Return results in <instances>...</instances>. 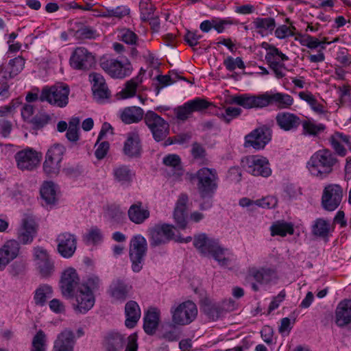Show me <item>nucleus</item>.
Wrapping results in <instances>:
<instances>
[{
	"label": "nucleus",
	"mask_w": 351,
	"mask_h": 351,
	"mask_svg": "<svg viewBox=\"0 0 351 351\" xmlns=\"http://www.w3.org/2000/svg\"><path fill=\"white\" fill-rule=\"evenodd\" d=\"M101 285L99 278L94 274L84 280L71 297L73 298L72 308L77 314H86L95 305L94 292L99 290Z\"/></svg>",
	"instance_id": "nucleus-1"
},
{
	"label": "nucleus",
	"mask_w": 351,
	"mask_h": 351,
	"mask_svg": "<svg viewBox=\"0 0 351 351\" xmlns=\"http://www.w3.org/2000/svg\"><path fill=\"white\" fill-rule=\"evenodd\" d=\"M228 104H237L245 109L263 108L269 105H276L278 108H282L285 104V95L273 91H267L258 95L242 94L231 97Z\"/></svg>",
	"instance_id": "nucleus-2"
},
{
	"label": "nucleus",
	"mask_w": 351,
	"mask_h": 351,
	"mask_svg": "<svg viewBox=\"0 0 351 351\" xmlns=\"http://www.w3.org/2000/svg\"><path fill=\"white\" fill-rule=\"evenodd\" d=\"M339 160L328 149L316 152L306 163V167L311 175L319 179L327 178L333 171Z\"/></svg>",
	"instance_id": "nucleus-3"
},
{
	"label": "nucleus",
	"mask_w": 351,
	"mask_h": 351,
	"mask_svg": "<svg viewBox=\"0 0 351 351\" xmlns=\"http://www.w3.org/2000/svg\"><path fill=\"white\" fill-rule=\"evenodd\" d=\"M172 326L173 327L189 325L197 317L198 310L191 300H186L175 304L170 309Z\"/></svg>",
	"instance_id": "nucleus-4"
},
{
	"label": "nucleus",
	"mask_w": 351,
	"mask_h": 351,
	"mask_svg": "<svg viewBox=\"0 0 351 351\" xmlns=\"http://www.w3.org/2000/svg\"><path fill=\"white\" fill-rule=\"evenodd\" d=\"M176 228L167 223L156 224L149 229V237L152 245L157 246L165 244L170 240L173 239L180 243H189L191 241V237L186 238L180 236H175Z\"/></svg>",
	"instance_id": "nucleus-5"
},
{
	"label": "nucleus",
	"mask_w": 351,
	"mask_h": 351,
	"mask_svg": "<svg viewBox=\"0 0 351 351\" xmlns=\"http://www.w3.org/2000/svg\"><path fill=\"white\" fill-rule=\"evenodd\" d=\"M69 88L63 84H56L43 88L39 96L41 101H47L52 106L64 108L69 103Z\"/></svg>",
	"instance_id": "nucleus-6"
},
{
	"label": "nucleus",
	"mask_w": 351,
	"mask_h": 351,
	"mask_svg": "<svg viewBox=\"0 0 351 351\" xmlns=\"http://www.w3.org/2000/svg\"><path fill=\"white\" fill-rule=\"evenodd\" d=\"M193 178L197 180L198 192L202 198L210 197L217 187V174L215 169L203 167Z\"/></svg>",
	"instance_id": "nucleus-7"
},
{
	"label": "nucleus",
	"mask_w": 351,
	"mask_h": 351,
	"mask_svg": "<svg viewBox=\"0 0 351 351\" xmlns=\"http://www.w3.org/2000/svg\"><path fill=\"white\" fill-rule=\"evenodd\" d=\"M100 66L106 73L114 79L128 77L133 71L131 62L128 59L119 60L114 58H104L101 60Z\"/></svg>",
	"instance_id": "nucleus-8"
},
{
	"label": "nucleus",
	"mask_w": 351,
	"mask_h": 351,
	"mask_svg": "<svg viewBox=\"0 0 351 351\" xmlns=\"http://www.w3.org/2000/svg\"><path fill=\"white\" fill-rule=\"evenodd\" d=\"M242 167L254 176L268 177L271 174L268 160L262 156H247L241 159Z\"/></svg>",
	"instance_id": "nucleus-9"
},
{
	"label": "nucleus",
	"mask_w": 351,
	"mask_h": 351,
	"mask_svg": "<svg viewBox=\"0 0 351 351\" xmlns=\"http://www.w3.org/2000/svg\"><path fill=\"white\" fill-rule=\"evenodd\" d=\"M146 252V239L140 234L133 237L130 241L129 254L134 272H139L142 269Z\"/></svg>",
	"instance_id": "nucleus-10"
},
{
	"label": "nucleus",
	"mask_w": 351,
	"mask_h": 351,
	"mask_svg": "<svg viewBox=\"0 0 351 351\" xmlns=\"http://www.w3.org/2000/svg\"><path fill=\"white\" fill-rule=\"evenodd\" d=\"M343 197V190L338 184H328L322 191L321 205L325 210H335L341 204Z\"/></svg>",
	"instance_id": "nucleus-11"
},
{
	"label": "nucleus",
	"mask_w": 351,
	"mask_h": 351,
	"mask_svg": "<svg viewBox=\"0 0 351 351\" xmlns=\"http://www.w3.org/2000/svg\"><path fill=\"white\" fill-rule=\"evenodd\" d=\"M32 260L36 271L43 278L50 276L54 271V262L46 249L35 246L32 249Z\"/></svg>",
	"instance_id": "nucleus-12"
},
{
	"label": "nucleus",
	"mask_w": 351,
	"mask_h": 351,
	"mask_svg": "<svg viewBox=\"0 0 351 351\" xmlns=\"http://www.w3.org/2000/svg\"><path fill=\"white\" fill-rule=\"evenodd\" d=\"M210 104L205 99L196 97L186 101L182 106L175 108L173 112L178 120L184 121L191 118L193 112H199L206 110Z\"/></svg>",
	"instance_id": "nucleus-13"
},
{
	"label": "nucleus",
	"mask_w": 351,
	"mask_h": 351,
	"mask_svg": "<svg viewBox=\"0 0 351 351\" xmlns=\"http://www.w3.org/2000/svg\"><path fill=\"white\" fill-rule=\"evenodd\" d=\"M37 225L32 215H25L16 230V241L21 245L31 244L36 235Z\"/></svg>",
	"instance_id": "nucleus-14"
},
{
	"label": "nucleus",
	"mask_w": 351,
	"mask_h": 351,
	"mask_svg": "<svg viewBox=\"0 0 351 351\" xmlns=\"http://www.w3.org/2000/svg\"><path fill=\"white\" fill-rule=\"evenodd\" d=\"M80 276L73 267L66 268L62 273L60 280V288L63 296L71 298L74 291L80 287Z\"/></svg>",
	"instance_id": "nucleus-15"
},
{
	"label": "nucleus",
	"mask_w": 351,
	"mask_h": 351,
	"mask_svg": "<svg viewBox=\"0 0 351 351\" xmlns=\"http://www.w3.org/2000/svg\"><path fill=\"white\" fill-rule=\"evenodd\" d=\"M57 250L60 256L64 258H69L73 256L77 249V237L75 234L68 232L59 234L56 239Z\"/></svg>",
	"instance_id": "nucleus-16"
},
{
	"label": "nucleus",
	"mask_w": 351,
	"mask_h": 351,
	"mask_svg": "<svg viewBox=\"0 0 351 351\" xmlns=\"http://www.w3.org/2000/svg\"><path fill=\"white\" fill-rule=\"evenodd\" d=\"M21 245L16 239L6 241L0 247V271H3L21 253Z\"/></svg>",
	"instance_id": "nucleus-17"
},
{
	"label": "nucleus",
	"mask_w": 351,
	"mask_h": 351,
	"mask_svg": "<svg viewBox=\"0 0 351 351\" xmlns=\"http://www.w3.org/2000/svg\"><path fill=\"white\" fill-rule=\"evenodd\" d=\"M41 156L32 149L18 152L15 155L17 167L21 170H33L40 163Z\"/></svg>",
	"instance_id": "nucleus-18"
},
{
	"label": "nucleus",
	"mask_w": 351,
	"mask_h": 351,
	"mask_svg": "<svg viewBox=\"0 0 351 351\" xmlns=\"http://www.w3.org/2000/svg\"><path fill=\"white\" fill-rule=\"evenodd\" d=\"M89 80L92 85L93 97L97 102L103 103L109 99L110 92L101 74L91 73L89 75Z\"/></svg>",
	"instance_id": "nucleus-19"
},
{
	"label": "nucleus",
	"mask_w": 351,
	"mask_h": 351,
	"mask_svg": "<svg viewBox=\"0 0 351 351\" xmlns=\"http://www.w3.org/2000/svg\"><path fill=\"white\" fill-rule=\"evenodd\" d=\"M95 59L91 53L85 47H77L70 58V64L78 70H88L94 64Z\"/></svg>",
	"instance_id": "nucleus-20"
},
{
	"label": "nucleus",
	"mask_w": 351,
	"mask_h": 351,
	"mask_svg": "<svg viewBox=\"0 0 351 351\" xmlns=\"http://www.w3.org/2000/svg\"><path fill=\"white\" fill-rule=\"evenodd\" d=\"M75 343L74 332L69 328H65L57 335L52 351H74Z\"/></svg>",
	"instance_id": "nucleus-21"
},
{
	"label": "nucleus",
	"mask_w": 351,
	"mask_h": 351,
	"mask_svg": "<svg viewBox=\"0 0 351 351\" xmlns=\"http://www.w3.org/2000/svg\"><path fill=\"white\" fill-rule=\"evenodd\" d=\"M265 60L277 78L284 77L285 66L284 64L285 55L282 53L276 48H271L265 56Z\"/></svg>",
	"instance_id": "nucleus-22"
},
{
	"label": "nucleus",
	"mask_w": 351,
	"mask_h": 351,
	"mask_svg": "<svg viewBox=\"0 0 351 351\" xmlns=\"http://www.w3.org/2000/svg\"><path fill=\"white\" fill-rule=\"evenodd\" d=\"M188 197L185 194H181L176 204L173 212V219L177 226L182 230L186 228V210Z\"/></svg>",
	"instance_id": "nucleus-23"
},
{
	"label": "nucleus",
	"mask_w": 351,
	"mask_h": 351,
	"mask_svg": "<svg viewBox=\"0 0 351 351\" xmlns=\"http://www.w3.org/2000/svg\"><path fill=\"white\" fill-rule=\"evenodd\" d=\"M132 289V286L129 282L117 279L111 283L109 293L114 300L123 302L129 296Z\"/></svg>",
	"instance_id": "nucleus-24"
},
{
	"label": "nucleus",
	"mask_w": 351,
	"mask_h": 351,
	"mask_svg": "<svg viewBox=\"0 0 351 351\" xmlns=\"http://www.w3.org/2000/svg\"><path fill=\"white\" fill-rule=\"evenodd\" d=\"M218 243V241L209 238L204 233L195 236L193 241L194 246L204 256H209Z\"/></svg>",
	"instance_id": "nucleus-25"
},
{
	"label": "nucleus",
	"mask_w": 351,
	"mask_h": 351,
	"mask_svg": "<svg viewBox=\"0 0 351 351\" xmlns=\"http://www.w3.org/2000/svg\"><path fill=\"white\" fill-rule=\"evenodd\" d=\"M335 322L339 326H344L351 322V300L345 299L338 304Z\"/></svg>",
	"instance_id": "nucleus-26"
},
{
	"label": "nucleus",
	"mask_w": 351,
	"mask_h": 351,
	"mask_svg": "<svg viewBox=\"0 0 351 351\" xmlns=\"http://www.w3.org/2000/svg\"><path fill=\"white\" fill-rule=\"evenodd\" d=\"M125 325L128 328H134L141 316V311L138 303L134 300L128 301L125 305Z\"/></svg>",
	"instance_id": "nucleus-27"
},
{
	"label": "nucleus",
	"mask_w": 351,
	"mask_h": 351,
	"mask_svg": "<svg viewBox=\"0 0 351 351\" xmlns=\"http://www.w3.org/2000/svg\"><path fill=\"white\" fill-rule=\"evenodd\" d=\"M270 133H249L245 136V147H252L256 150L263 149L271 141Z\"/></svg>",
	"instance_id": "nucleus-28"
},
{
	"label": "nucleus",
	"mask_w": 351,
	"mask_h": 351,
	"mask_svg": "<svg viewBox=\"0 0 351 351\" xmlns=\"http://www.w3.org/2000/svg\"><path fill=\"white\" fill-rule=\"evenodd\" d=\"M167 133H153V137L157 142H162L164 147L171 145H186L191 140L189 133H179L173 137L167 138Z\"/></svg>",
	"instance_id": "nucleus-29"
},
{
	"label": "nucleus",
	"mask_w": 351,
	"mask_h": 351,
	"mask_svg": "<svg viewBox=\"0 0 351 351\" xmlns=\"http://www.w3.org/2000/svg\"><path fill=\"white\" fill-rule=\"evenodd\" d=\"M144 120L152 132H166L169 128L168 123L153 111H148Z\"/></svg>",
	"instance_id": "nucleus-30"
},
{
	"label": "nucleus",
	"mask_w": 351,
	"mask_h": 351,
	"mask_svg": "<svg viewBox=\"0 0 351 351\" xmlns=\"http://www.w3.org/2000/svg\"><path fill=\"white\" fill-rule=\"evenodd\" d=\"M143 109L138 106H129L119 110V117L125 124L138 123L143 117Z\"/></svg>",
	"instance_id": "nucleus-31"
},
{
	"label": "nucleus",
	"mask_w": 351,
	"mask_h": 351,
	"mask_svg": "<svg viewBox=\"0 0 351 351\" xmlns=\"http://www.w3.org/2000/svg\"><path fill=\"white\" fill-rule=\"evenodd\" d=\"M143 69H141L136 76L125 82L124 88L119 93L121 99L131 98L135 96L137 88L143 82Z\"/></svg>",
	"instance_id": "nucleus-32"
},
{
	"label": "nucleus",
	"mask_w": 351,
	"mask_h": 351,
	"mask_svg": "<svg viewBox=\"0 0 351 351\" xmlns=\"http://www.w3.org/2000/svg\"><path fill=\"white\" fill-rule=\"evenodd\" d=\"M128 217L130 221L136 224L143 223L149 217V210L143 206L141 202L132 204L128 211Z\"/></svg>",
	"instance_id": "nucleus-33"
},
{
	"label": "nucleus",
	"mask_w": 351,
	"mask_h": 351,
	"mask_svg": "<svg viewBox=\"0 0 351 351\" xmlns=\"http://www.w3.org/2000/svg\"><path fill=\"white\" fill-rule=\"evenodd\" d=\"M160 311L156 308H149L144 315L143 328L148 335H153L158 326Z\"/></svg>",
	"instance_id": "nucleus-34"
},
{
	"label": "nucleus",
	"mask_w": 351,
	"mask_h": 351,
	"mask_svg": "<svg viewBox=\"0 0 351 351\" xmlns=\"http://www.w3.org/2000/svg\"><path fill=\"white\" fill-rule=\"evenodd\" d=\"M58 192V186L51 181L44 182L40 189L41 197L47 205H53L56 202Z\"/></svg>",
	"instance_id": "nucleus-35"
},
{
	"label": "nucleus",
	"mask_w": 351,
	"mask_h": 351,
	"mask_svg": "<svg viewBox=\"0 0 351 351\" xmlns=\"http://www.w3.org/2000/svg\"><path fill=\"white\" fill-rule=\"evenodd\" d=\"M254 28L262 36L271 34L276 27V23L273 18H256L252 22Z\"/></svg>",
	"instance_id": "nucleus-36"
},
{
	"label": "nucleus",
	"mask_w": 351,
	"mask_h": 351,
	"mask_svg": "<svg viewBox=\"0 0 351 351\" xmlns=\"http://www.w3.org/2000/svg\"><path fill=\"white\" fill-rule=\"evenodd\" d=\"M141 149V145L138 135L130 136L124 143L123 153L129 157L135 158L140 156Z\"/></svg>",
	"instance_id": "nucleus-37"
},
{
	"label": "nucleus",
	"mask_w": 351,
	"mask_h": 351,
	"mask_svg": "<svg viewBox=\"0 0 351 351\" xmlns=\"http://www.w3.org/2000/svg\"><path fill=\"white\" fill-rule=\"evenodd\" d=\"M329 142L336 154L341 157L346 156L347 154V149L341 144V142L345 143L349 147V136L343 135L342 133H339L337 135H332L329 138Z\"/></svg>",
	"instance_id": "nucleus-38"
},
{
	"label": "nucleus",
	"mask_w": 351,
	"mask_h": 351,
	"mask_svg": "<svg viewBox=\"0 0 351 351\" xmlns=\"http://www.w3.org/2000/svg\"><path fill=\"white\" fill-rule=\"evenodd\" d=\"M203 313L211 321H216L223 317L224 314L219 302L205 301L202 306Z\"/></svg>",
	"instance_id": "nucleus-39"
},
{
	"label": "nucleus",
	"mask_w": 351,
	"mask_h": 351,
	"mask_svg": "<svg viewBox=\"0 0 351 351\" xmlns=\"http://www.w3.org/2000/svg\"><path fill=\"white\" fill-rule=\"evenodd\" d=\"M114 180L121 185H129L134 176V173L125 165H120L113 169Z\"/></svg>",
	"instance_id": "nucleus-40"
},
{
	"label": "nucleus",
	"mask_w": 351,
	"mask_h": 351,
	"mask_svg": "<svg viewBox=\"0 0 351 351\" xmlns=\"http://www.w3.org/2000/svg\"><path fill=\"white\" fill-rule=\"evenodd\" d=\"M211 256L221 266H227L233 258V254L228 250L218 244L214 248Z\"/></svg>",
	"instance_id": "nucleus-41"
},
{
	"label": "nucleus",
	"mask_w": 351,
	"mask_h": 351,
	"mask_svg": "<svg viewBox=\"0 0 351 351\" xmlns=\"http://www.w3.org/2000/svg\"><path fill=\"white\" fill-rule=\"evenodd\" d=\"M249 274L259 283L269 282L276 277L275 271L267 268H252L249 271Z\"/></svg>",
	"instance_id": "nucleus-42"
},
{
	"label": "nucleus",
	"mask_w": 351,
	"mask_h": 351,
	"mask_svg": "<svg viewBox=\"0 0 351 351\" xmlns=\"http://www.w3.org/2000/svg\"><path fill=\"white\" fill-rule=\"evenodd\" d=\"M53 295L52 287L48 285H40L34 291V300L36 305L43 306Z\"/></svg>",
	"instance_id": "nucleus-43"
},
{
	"label": "nucleus",
	"mask_w": 351,
	"mask_h": 351,
	"mask_svg": "<svg viewBox=\"0 0 351 351\" xmlns=\"http://www.w3.org/2000/svg\"><path fill=\"white\" fill-rule=\"evenodd\" d=\"M304 232V227L300 222H287V241L296 243L301 233Z\"/></svg>",
	"instance_id": "nucleus-44"
},
{
	"label": "nucleus",
	"mask_w": 351,
	"mask_h": 351,
	"mask_svg": "<svg viewBox=\"0 0 351 351\" xmlns=\"http://www.w3.org/2000/svg\"><path fill=\"white\" fill-rule=\"evenodd\" d=\"M125 337L118 332L109 333L106 338V347L108 351H117L123 348Z\"/></svg>",
	"instance_id": "nucleus-45"
},
{
	"label": "nucleus",
	"mask_w": 351,
	"mask_h": 351,
	"mask_svg": "<svg viewBox=\"0 0 351 351\" xmlns=\"http://www.w3.org/2000/svg\"><path fill=\"white\" fill-rule=\"evenodd\" d=\"M162 162L165 165L173 168L174 171L173 176L176 178H179L183 174L181 159L178 155L174 154L167 155L163 158Z\"/></svg>",
	"instance_id": "nucleus-46"
},
{
	"label": "nucleus",
	"mask_w": 351,
	"mask_h": 351,
	"mask_svg": "<svg viewBox=\"0 0 351 351\" xmlns=\"http://www.w3.org/2000/svg\"><path fill=\"white\" fill-rule=\"evenodd\" d=\"M104 234L101 229L93 226L83 236V241L88 245H97L102 243Z\"/></svg>",
	"instance_id": "nucleus-47"
},
{
	"label": "nucleus",
	"mask_w": 351,
	"mask_h": 351,
	"mask_svg": "<svg viewBox=\"0 0 351 351\" xmlns=\"http://www.w3.org/2000/svg\"><path fill=\"white\" fill-rule=\"evenodd\" d=\"M330 221L322 218L317 219L312 226V233L317 237L326 238L330 231Z\"/></svg>",
	"instance_id": "nucleus-48"
},
{
	"label": "nucleus",
	"mask_w": 351,
	"mask_h": 351,
	"mask_svg": "<svg viewBox=\"0 0 351 351\" xmlns=\"http://www.w3.org/2000/svg\"><path fill=\"white\" fill-rule=\"evenodd\" d=\"M73 36L77 40L96 39L99 36L97 30L88 25H80L73 32Z\"/></svg>",
	"instance_id": "nucleus-49"
},
{
	"label": "nucleus",
	"mask_w": 351,
	"mask_h": 351,
	"mask_svg": "<svg viewBox=\"0 0 351 351\" xmlns=\"http://www.w3.org/2000/svg\"><path fill=\"white\" fill-rule=\"evenodd\" d=\"M140 18L143 22H147L151 16L155 14V7L150 0H141L139 2Z\"/></svg>",
	"instance_id": "nucleus-50"
},
{
	"label": "nucleus",
	"mask_w": 351,
	"mask_h": 351,
	"mask_svg": "<svg viewBox=\"0 0 351 351\" xmlns=\"http://www.w3.org/2000/svg\"><path fill=\"white\" fill-rule=\"evenodd\" d=\"M47 342V335L42 330H39L33 337L30 351H46Z\"/></svg>",
	"instance_id": "nucleus-51"
},
{
	"label": "nucleus",
	"mask_w": 351,
	"mask_h": 351,
	"mask_svg": "<svg viewBox=\"0 0 351 351\" xmlns=\"http://www.w3.org/2000/svg\"><path fill=\"white\" fill-rule=\"evenodd\" d=\"M51 120V116L47 113H38L31 119V123L34 130L43 129L49 123Z\"/></svg>",
	"instance_id": "nucleus-52"
},
{
	"label": "nucleus",
	"mask_w": 351,
	"mask_h": 351,
	"mask_svg": "<svg viewBox=\"0 0 351 351\" xmlns=\"http://www.w3.org/2000/svg\"><path fill=\"white\" fill-rule=\"evenodd\" d=\"M65 151L66 149L63 145L60 144H54L48 149L45 157L61 162Z\"/></svg>",
	"instance_id": "nucleus-53"
},
{
	"label": "nucleus",
	"mask_w": 351,
	"mask_h": 351,
	"mask_svg": "<svg viewBox=\"0 0 351 351\" xmlns=\"http://www.w3.org/2000/svg\"><path fill=\"white\" fill-rule=\"evenodd\" d=\"M60 164L61 162H60L45 157V160L43 163V171L49 176H56L60 172Z\"/></svg>",
	"instance_id": "nucleus-54"
},
{
	"label": "nucleus",
	"mask_w": 351,
	"mask_h": 351,
	"mask_svg": "<svg viewBox=\"0 0 351 351\" xmlns=\"http://www.w3.org/2000/svg\"><path fill=\"white\" fill-rule=\"evenodd\" d=\"M118 38L120 40L128 45H135L138 40V36L131 29L123 28L118 32Z\"/></svg>",
	"instance_id": "nucleus-55"
},
{
	"label": "nucleus",
	"mask_w": 351,
	"mask_h": 351,
	"mask_svg": "<svg viewBox=\"0 0 351 351\" xmlns=\"http://www.w3.org/2000/svg\"><path fill=\"white\" fill-rule=\"evenodd\" d=\"M106 133H99V135L97 138V143H95V147H97L95 155L97 159L104 158L109 149V143L106 141H103L99 143L104 136Z\"/></svg>",
	"instance_id": "nucleus-56"
},
{
	"label": "nucleus",
	"mask_w": 351,
	"mask_h": 351,
	"mask_svg": "<svg viewBox=\"0 0 351 351\" xmlns=\"http://www.w3.org/2000/svg\"><path fill=\"white\" fill-rule=\"evenodd\" d=\"M223 65L226 67V69L229 71H233L237 68L240 69H244L245 67L244 62L240 57L234 58L232 56H228L223 60Z\"/></svg>",
	"instance_id": "nucleus-57"
},
{
	"label": "nucleus",
	"mask_w": 351,
	"mask_h": 351,
	"mask_svg": "<svg viewBox=\"0 0 351 351\" xmlns=\"http://www.w3.org/2000/svg\"><path fill=\"white\" fill-rule=\"evenodd\" d=\"M130 14V9L125 5H119L116 8L106 9V16L121 19Z\"/></svg>",
	"instance_id": "nucleus-58"
},
{
	"label": "nucleus",
	"mask_w": 351,
	"mask_h": 351,
	"mask_svg": "<svg viewBox=\"0 0 351 351\" xmlns=\"http://www.w3.org/2000/svg\"><path fill=\"white\" fill-rule=\"evenodd\" d=\"M235 23L236 21L230 17L225 19H215V29L218 34H221Z\"/></svg>",
	"instance_id": "nucleus-59"
},
{
	"label": "nucleus",
	"mask_w": 351,
	"mask_h": 351,
	"mask_svg": "<svg viewBox=\"0 0 351 351\" xmlns=\"http://www.w3.org/2000/svg\"><path fill=\"white\" fill-rule=\"evenodd\" d=\"M242 110L239 108L237 107H228L225 109L224 112H222L219 114V117L221 119H223L225 122L229 123L233 119L239 117Z\"/></svg>",
	"instance_id": "nucleus-60"
},
{
	"label": "nucleus",
	"mask_w": 351,
	"mask_h": 351,
	"mask_svg": "<svg viewBox=\"0 0 351 351\" xmlns=\"http://www.w3.org/2000/svg\"><path fill=\"white\" fill-rule=\"evenodd\" d=\"M25 59L21 56H18L14 59H12L9 62L10 66V74L13 75H17L21 72L25 66Z\"/></svg>",
	"instance_id": "nucleus-61"
},
{
	"label": "nucleus",
	"mask_w": 351,
	"mask_h": 351,
	"mask_svg": "<svg viewBox=\"0 0 351 351\" xmlns=\"http://www.w3.org/2000/svg\"><path fill=\"white\" fill-rule=\"evenodd\" d=\"M269 229L272 237H285V222L284 221L274 222Z\"/></svg>",
	"instance_id": "nucleus-62"
},
{
	"label": "nucleus",
	"mask_w": 351,
	"mask_h": 351,
	"mask_svg": "<svg viewBox=\"0 0 351 351\" xmlns=\"http://www.w3.org/2000/svg\"><path fill=\"white\" fill-rule=\"evenodd\" d=\"M258 207L263 208H272L277 205V199L273 196H267L262 199H256Z\"/></svg>",
	"instance_id": "nucleus-63"
},
{
	"label": "nucleus",
	"mask_w": 351,
	"mask_h": 351,
	"mask_svg": "<svg viewBox=\"0 0 351 351\" xmlns=\"http://www.w3.org/2000/svg\"><path fill=\"white\" fill-rule=\"evenodd\" d=\"M301 44L308 49H315L318 47L320 48L321 43L317 38L307 35L302 39Z\"/></svg>",
	"instance_id": "nucleus-64"
}]
</instances>
